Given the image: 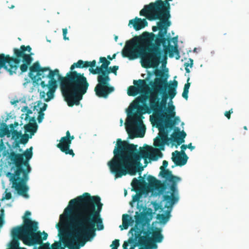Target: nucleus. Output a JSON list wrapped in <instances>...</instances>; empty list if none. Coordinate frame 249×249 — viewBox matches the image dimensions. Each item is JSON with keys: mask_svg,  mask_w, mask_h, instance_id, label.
Returning a JSON list of instances; mask_svg holds the SVG:
<instances>
[{"mask_svg": "<svg viewBox=\"0 0 249 249\" xmlns=\"http://www.w3.org/2000/svg\"><path fill=\"white\" fill-rule=\"evenodd\" d=\"M170 1L172 0H157L144 6L140 12V16L145 17L150 21L159 20L157 26L152 27L153 32L159 30V32L156 35L145 32L141 36H136L127 41L122 52L124 57L133 60L140 56L143 61V67L155 68L160 62L162 51L160 47L162 45L165 55L169 53V56L172 58L175 53L177 55L176 59H179L180 56L177 46L170 44L171 40L177 43V37H165L168 28L171 24Z\"/></svg>", "mask_w": 249, "mask_h": 249, "instance_id": "1", "label": "nucleus"}, {"mask_svg": "<svg viewBox=\"0 0 249 249\" xmlns=\"http://www.w3.org/2000/svg\"><path fill=\"white\" fill-rule=\"evenodd\" d=\"M103 204L99 196H91L88 193L71 199L69 206L64 210V214L60 215L61 222H67L74 230L72 238L62 240L69 249H79L76 240L82 239L80 246H83L86 241L95 235V231L104 229L100 213Z\"/></svg>", "mask_w": 249, "mask_h": 249, "instance_id": "2", "label": "nucleus"}, {"mask_svg": "<svg viewBox=\"0 0 249 249\" xmlns=\"http://www.w3.org/2000/svg\"><path fill=\"white\" fill-rule=\"evenodd\" d=\"M155 74L156 77L149 82L151 89L149 91V95L142 96V98L143 101H148V113H150V110H151L158 117L156 127L159 132L154 139V145L164 150L165 145L168 144L170 141L176 142L178 145L184 142L186 134L184 131H180L179 127H175L171 138L168 137V133L173 129L176 123L167 117L164 110L166 108L168 99L172 100L177 94L178 82L174 81L169 85L168 74L161 70H156Z\"/></svg>", "mask_w": 249, "mask_h": 249, "instance_id": "3", "label": "nucleus"}, {"mask_svg": "<svg viewBox=\"0 0 249 249\" xmlns=\"http://www.w3.org/2000/svg\"><path fill=\"white\" fill-rule=\"evenodd\" d=\"M137 146V145L122 141L121 139L117 140L113 150L114 157L107 163L111 172L116 178L127 174L135 175L137 168L142 165V159L145 161L147 158L149 159L152 147L146 145L145 147H140L138 151Z\"/></svg>", "mask_w": 249, "mask_h": 249, "instance_id": "4", "label": "nucleus"}, {"mask_svg": "<svg viewBox=\"0 0 249 249\" xmlns=\"http://www.w3.org/2000/svg\"><path fill=\"white\" fill-rule=\"evenodd\" d=\"M86 61L79 60L74 63L70 68L65 77L62 76L57 69L51 71L49 76L51 77V86L53 90L55 91L57 88V80L54 78L57 76L60 82L61 89L65 101L70 107L74 105L78 106L83 95L87 92L89 84L84 73H78L74 71L75 68H88Z\"/></svg>", "mask_w": 249, "mask_h": 249, "instance_id": "5", "label": "nucleus"}, {"mask_svg": "<svg viewBox=\"0 0 249 249\" xmlns=\"http://www.w3.org/2000/svg\"><path fill=\"white\" fill-rule=\"evenodd\" d=\"M148 80V78L147 77L145 79L134 80V86H130L127 89V94L130 96H135L138 93L141 94L131 105L132 108L137 109V111L135 113L132 112L127 113L128 120L125 123V127L130 139L136 137L142 138L145 134V129H141L138 134H136L134 130L136 126L142 124V114L149 112V107L147 104V101H143L142 98V96L149 95V91L151 89V87L149 84H147L146 81Z\"/></svg>", "mask_w": 249, "mask_h": 249, "instance_id": "6", "label": "nucleus"}, {"mask_svg": "<svg viewBox=\"0 0 249 249\" xmlns=\"http://www.w3.org/2000/svg\"><path fill=\"white\" fill-rule=\"evenodd\" d=\"M33 147L27 149L22 154L14 151L9 154V159L16 167L14 173L8 172L6 176L12 184V187L18 195L28 198L29 187L27 183L29 180V174L31 171L29 160L33 156Z\"/></svg>", "mask_w": 249, "mask_h": 249, "instance_id": "7", "label": "nucleus"}, {"mask_svg": "<svg viewBox=\"0 0 249 249\" xmlns=\"http://www.w3.org/2000/svg\"><path fill=\"white\" fill-rule=\"evenodd\" d=\"M31 50L32 48L29 45L25 46L22 45L19 49H13L14 57L9 54H0V69L3 68L12 75L16 73L22 59L23 64L20 66V69L22 72H26L33 60L32 57L33 53H31Z\"/></svg>", "mask_w": 249, "mask_h": 249, "instance_id": "8", "label": "nucleus"}, {"mask_svg": "<svg viewBox=\"0 0 249 249\" xmlns=\"http://www.w3.org/2000/svg\"><path fill=\"white\" fill-rule=\"evenodd\" d=\"M38 223L31 219H25L24 225L16 227L13 234L14 238H21L23 243L28 246L40 245L42 239L40 231H36Z\"/></svg>", "mask_w": 249, "mask_h": 249, "instance_id": "9", "label": "nucleus"}, {"mask_svg": "<svg viewBox=\"0 0 249 249\" xmlns=\"http://www.w3.org/2000/svg\"><path fill=\"white\" fill-rule=\"evenodd\" d=\"M168 165L167 160H163L162 165L160 167V171L159 175L166 180L171 183L169 187V190L166 194L163 196V200L165 202V208H170L177 203L179 199L178 190L177 189V182L180 180L179 177L174 176L172 171L165 169Z\"/></svg>", "mask_w": 249, "mask_h": 249, "instance_id": "10", "label": "nucleus"}, {"mask_svg": "<svg viewBox=\"0 0 249 249\" xmlns=\"http://www.w3.org/2000/svg\"><path fill=\"white\" fill-rule=\"evenodd\" d=\"M147 229L142 232V236L146 244V249H157V243L162 242L163 235L160 228L148 225Z\"/></svg>", "mask_w": 249, "mask_h": 249, "instance_id": "11", "label": "nucleus"}, {"mask_svg": "<svg viewBox=\"0 0 249 249\" xmlns=\"http://www.w3.org/2000/svg\"><path fill=\"white\" fill-rule=\"evenodd\" d=\"M29 70L30 72L29 73V75L30 77L32 79L36 78V76L33 74V72H36L37 75H39L42 74L43 72L49 71V73L47 75V77L49 79L48 83L46 84L44 81H41L40 82V85L42 88L43 89H48V91L47 92L45 91H41L40 94L43 97H45L46 94H47L49 99L53 98V93L55 91L53 90L52 89V87L51 86V81L52 80V79L49 75L51 73V71H53V70H51L49 67L41 68L39 63L37 61L35 62L30 67Z\"/></svg>", "mask_w": 249, "mask_h": 249, "instance_id": "12", "label": "nucleus"}, {"mask_svg": "<svg viewBox=\"0 0 249 249\" xmlns=\"http://www.w3.org/2000/svg\"><path fill=\"white\" fill-rule=\"evenodd\" d=\"M98 84L94 89L97 96L99 97L107 98L109 94L114 90L113 87L109 84V80L99 75L97 76Z\"/></svg>", "mask_w": 249, "mask_h": 249, "instance_id": "13", "label": "nucleus"}, {"mask_svg": "<svg viewBox=\"0 0 249 249\" xmlns=\"http://www.w3.org/2000/svg\"><path fill=\"white\" fill-rule=\"evenodd\" d=\"M130 233L132 236L128 239L127 241L124 242L123 249H134L137 246H140V248L146 247L141 231H133V232Z\"/></svg>", "mask_w": 249, "mask_h": 249, "instance_id": "14", "label": "nucleus"}, {"mask_svg": "<svg viewBox=\"0 0 249 249\" xmlns=\"http://www.w3.org/2000/svg\"><path fill=\"white\" fill-rule=\"evenodd\" d=\"M149 215V213L148 212H142L140 213L137 212L135 216V225L131 229L129 232H133V231H140L141 233L143 231L145 230L144 227L146 226V223L148 222L150 220L148 217Z\"/></svg>", "mask_w": 249, "mask_h": 249, "instance_id": "15", "label": "nucleus"}, {"mask_svg": "<svg viewBox=\"0 0 249 249\" xmlns=\"http://www.w3.org/2000/svg\"><path fill=\"white\" fill-rule=\"evenodd\" d=\"M147 180L150 188L153 190H157L160 193L164 192V195L169 190V188H167L168 184L162 183L160 180H158L156 178L151 175L148 176Z\"/></svg>", "mask_w": 249, "mask_h": 249, "instance_id": "16", "label": "nucleus"}, {"mask_svg": "<svg viewBox=\"0 0 249 249\" xmlns=\"http://www.w3.org/2000/svg\"><path fill=\"white\" fill-rule=\"evenodd\" d=\"M188 157L184 151L179 152L177 150L172 153V161L176 166H182L186 164Z\"/></svg>", "mask_w": 249, "mask_h": 249, "instance_id": "17", "label": "nucleus"}, {"mask_svg": "<svg viewBox=\"0 0 249 249\" xmlns=\"http://www.w3.org/2000/svg\"><path fill=\"white\" fill-rule=\"evenodd\" d=\"M70 140L68 139L62 137L60 140V142L56 146L62 152L66 154H69L72 157L74 156V153L72 149H70L71 146Z\"/></svg>", "mask_w": 249, "mask_h": 249, "instance_id": "18", "label": "nucleus"}, {"mask_svg": "<svg viewBox=\"0 0 249 249\" xmlns=\"http://www.w3.org/2000/svg\"><path fill=\"white\" fill-rule=\"evenodd\" d=\"M100 62L102 63V64L100 67H97L95 69H91L90 73L93 74H103V71L108 69V66L110 64V62L107 60L106 57H101Z\"/></svg>", "mask_w": 249, "mask_h": 249, "instance_id": "19", "label": "nucleus"}, {"mask_svg": "<svg viewBox=\"0 0 249 249\" xmlns=\"http://www.w3.org/2000/svg\"><path fill=\"white\" fill-rule=\"evenodd\" d=\"M132 25L136 31H139L148 25V22L144 18L136 17L129 21L128 26Z\"/></svg>", "mask_w": 249, "mask_h": 249, "instance_id": "20", "label": "nucleus"}, {"mask_svg": "<svg viewBox=\"0 0 249 249\" xmlns=\"http://www.w3.org/2000/svg\"><path fill=\"white\" fill-rule=\"evenodd\" d=\"M25 133H29L30 134V138H31L32 136L34 135L35 133L36 132L38 125L36 123V120L35 117H32L29 120L28 124H26L24 126Z\"/></svg>", "mask_w": 249, "mask_h": 249, "instance_id": "21", "label": "nucleus"}, {"mask_svg": "<svg viewBox=\"0 0 249 249\" xmlns=\"http://www.w3.org/2000/svg\"><path fill=\"white\" fill-rule=\"evenodd\" d=\"M132 217L128 214H124L122 216V225L119 226L121 230L127 229L128 226L133 223Z\"/></svg>", "mask_w": 249, "mask_h": 249, "instance_id": "22", "label": "nucleus"}, {"mask_svg": "<svg viewBox=\"0 0 249 249\" xmlns=\"http://www.w3.org/2000/svg\"><path fill=\"white\" fill-rule=\"evenodd\" d=\"M172 207H170L169 208H167L168 209H172ZM171 209L168 210L166 211L165 214H158L157 215V219L159 220V222L160 224H165L166 223L168 220H169L170 217V212Z\"/></svg>", "mask_w": 249, "mask_h": 249, "instance_id": "23", "label": "nucleus"}, {"mask_svg": "<svg viewBox=\"0 0 249 249\" xmlns=\"http://www.w3.org/2000/svg\"><path fill=\"white\" fill-rule=\"evenodd\" d=\"M119 69V67L118 66H114L113 67H110L108 69L104 71H103V74H99V75L105 77L106 78H107V79L110 80V78L109 77V74L111 72L113 73L115 75L117 74V71Z\"/></svg>", "mask_w": 249, "mask_h": 249, "instance_id": "24", "label": "nucleus"}, {"mask_svg": "<svg viewBox=\"0 0 249 249\" xmlns=\"http://www.w3.org/2000/svg\"><path fill=\"white\" fill-rule=\"evenodd\" d=\"M162 157V153L160 152L159 149H154L153 152L151 154L149 157V159L152 160H156L159 158H161Z\"/></svg>", "mask_w": 249, "mask_h": 249, "instance_id": "25", "label": "nucleus"}, {"mask_svg": "<svg viewBox=\"0 0 249 249\" xmlns=\"http://www.w3.org/2000/svg\"><path fill=\"white\" fill-rule=\"evenodd\" d=\"M175 109V107L173 105H172L168 109V112L169 113L168 115H167V117L169 118L171 120V118H174L176 115V112L174 111ZM179 120V118L178 117H176L175 118L174 120H172V121H175L176 124H177V121ZM176 124H175V125Z\"/></svg>", "mask_w": 249, "mask_h": 249, "instance_id": "26", "label": "nucleus"}, {"mask_svg": "<svg viewBox=\"0 0 249 249\" xmlns=\"http://www.w3.org/2000/svg\"><path fill=\"white\" fill-rule=\"evenodd\" d=\"M142 182H144V181L143 180H142L141 181L140 180L137 179L136 178H134L131 182V185L133 188H138L142 186Z\"/></svg>", "mask_w": 249, "mask_h": 249, "instance_id": "27", "label": "nucleus"}, {"mask_svg": "<svg viewBox=\"0 0 249 249\" xmlns=\"http://www.w3.org/2000/svg\"><path fill=\"white\" fill-rule=\"evenodd\" d=\"M20 139L19 141V142L21 144H25L27 143L29 141V139L30 138V136L28 134H24L23 135L21 134L20 136Z\"/></svg>", "mask_w": 249, "mask_h": 249, "instance_id": "28", "label": "nucleus"}, {"mask_svg": "<svg viewBox=\"0 0 249 249\" xmlns=\"http://www.w3.org/2000/svg\"><path fill=\"white\" fill-rule=\"evenodd\" d=\"M15 228H16V227H14L12 229V231H11V234H12V236L13 238V242H12V246L14 248H17L18 246V245H19V242H18V240L19 239H20V240H22V239L21 238H16V237L15 238L14 237L13 233V231H14Z\"/></svg>", "mask_w": 249, "mask_h": 249, "instance_id": "29", "label": "nucleus"}, {"mask_svg": "<svg viewBox=\"0 0 249 249\" xmlns=\"http://www.w3.org/2000/svg\"><path fill=\"white\" fill-rule=\"evenodd\" d=\"M86 65H88V67H89V71L90 72L91 69H94L93 68L95 67L96 64V61L95 60H93L92 61H86Z\"/></svg>", "mask_w": 249, "mask_h": 249, "instance_id": "30", "label": "nucleus"}, {"mask_svg": "<svg viewBox=\"0 0 249 249\" xmlns=\"http://www.w3.org/2000/svg\"><path fill=\"white\" fill-rule=\"evenodd\" d=\"M12 137L13 138H15V139L16 140H17L20 137L22 133H21V131H18L16 130H14L12 131Z\"/></svg>", "mask_w": 249, "mask_h": 249, "instance_id": "31", "label": "nucleus"}, {"mask_svg": "<svg viewBox=\"0 0 249 249\" xmlns=\"http://www.w3.org/2000/svg\"><path fill=\"white\" fill-rule=\"evenodd\" d=\"M119 245V240L115 239L114 241H113L112 244L110 245V247L111 248V249H118Z\"/></svg>", "mask_w": 249, "mask_h": 249, "instance_id": "32", "label": "nucleus"}, {"mask_svg": "<svg viewBox=\"0 0 249 249\" xmlns=\"http://www.w3.org/2000/svg\"><path fill=\"white\" fill-rule=\"evenodd\" d=\"M52 248L53 249H65L64 247L61 246V244L59 242H56L52 244Z\"/></svg>", "mask_w": 249, "mask_h": 249, "instance_id": "33", "label": "nucleus"}, {"mask_svg": "<svg viewBox=\"0 0 249 249\" xmlns=\"http://www.w3.org/2000/svg\"><path fill=\"white\" fill-rule=\"evenodd\" d=\"M7 189L5 191V195L4 196H3L1 198V200L3 201L4 199L9 200L12 198V194L10 192H7Z\"/></svg>", "mask_w": 249, "mask_h": 249, "instance_id": "34", "label": "nucleus"}, {"mask_svg": "<svg viewBox=\"0 0 249 249\" xmlns=\"http://www.w3.org/2000/svg\"><path fill=\"white\" fill-rule=\"evenodd\" d=\"M44 113L42 112V111H39L38 116L37 117V121L39 123L42 122L43 118H44Z\"/></svg>", "mask_w": 249, "mask_h": 249, "instance_id": "35", "label": "nucleus"}, {"mask_svg": "<svg viewBox=\"0 0 249 249\" xmlns=\"http://www.w3.org/2000/svg\"><path fill=\"white\" fill-rule=\"evenodd\" d=\"M31 214V213L29 212V211H26V212L25 213V214L23 216L22 218H23V222L24 221V219H31L30 218H29L28 217L30 216ZM24 225V222L23 223V225Z\"/></svg>", "mask_w": 249, "mask_h": 249, "instance_id": "36", "label": "nucleus"}, {"mask_svg": "<svg viewBox=\"0 0 249 249\" xmlns=\"http://www.w3.org/2000/svg\"><path fill=\"white\" fill-rule=\"evenodd\" d=\"M189 60L190 61V63H189V62L185 63V64H184L185 67L188 68L189 67L190 68H192L193 67V60L191 58H190Z\"/></svg>", "mask_w": 249, "mask_h": 249, "instance_id": "37", "label": "nucleus"}, {"mask_svg": "<svg viewBox=\"0 0 249 249\" xmlns=\"http://www.w3.org/2000/svg\"><path fill=\"white\" fill-rule=\"evenodd\" d=\"M232 113V109H231L230 110L226 111L224 115L228 119H230L231 118V114Z\"/></svg>", "mask_w": 249, "mask_h": 249, "instance_id": "38", "label": "nucleus"}, {"mask_svg": "<svg viewBox=\"0 0 249 249\" xmlns=\"http://www.w3.org/2000/svg\"><path fill=\"white\" fill-rule=\"evenodd\" d=\"M189 80H190V78L188 77L187 80V83H186L185 84L183 89L189 91V88H190V85H191L190 83L189 82Z\"/></svg>", "mask_w": 249, "mask_h": 249, "instance_id": "39", "label": "nucleus"}, {"mask_svg": "<svg viewBox=\"0 0 249 249\" xmlns=\"http://www.w3.org/2000/svg\"><path fill=\"white\" fill-rule=\"evenodd\" d=\"M188 92H189L188 90H186L183 89V93L182 94V96L184 99H185L186 100L188 99Z\"/></svg>", "mask_w": 249, "mask_h": 249, "instance_id": "40", "label": "nucleus"}, {"mask_svg": "<svg viewBox=\"0 0 249 249\" xmlns=\"http://www.w3.org/2000/svg\"><path fill=\"white\" fill-rule=\"evenodd\" d=\"M63 38L65 40L69 39V38L66 36L67 34L68 33V30L67 28L63 29Z\"/></svg>", "mask_w": 249, "mask_h": 249, "instance_id": "41", "label": "nucleus"}, {"mask_svg": "<svg viewBox=\"0 0 249 249\" xmlns=\"http://www.w3.org/2000/svg\"><path fill=\"white\" fill-rule=\"evenodd\" d=\"M45 72H43L42 74L37 75L38 77V78L37 79V80L38 81L39 80H41V79H43L45 78H48V77H47V75H48V74H46Z\"/></svg>", "mask_w": 249, "mask_h": 249, "instance_id": "42", "label": "nucleus"}, {"mask_svg": "<svg viewBox=\"0 0 249 249\" xmlns=\"http://www.w3.org/2000/svg\"><path fill=\"white\" fill-rule=\"evenodd\" d=\"M18 122H15L14 123V124H11L10 125V127L11 128V130H12V131H13V130H15V129H14V128H15L16 127L18 126Z\"/></svg>", "mask_w": 249, "mask_h": 249, "instance_id": "43", "label": "nucleus"}, {"mask_svg": "<svg viewBox=\"0 0 249 249\" xmlns=\"http://www.w3.org/2000/svg\"><path fill=\"white\" fill-rule=\"evenodd\" d=\"M48 237V234L45 232L43 231V237H42V240H45L47 239Z\"/></svg>", "mask_w": 249, "mask_h": 249, "instance_id": "44", "label": "nucleus"}, {"mask_svg": "<svg viewBox=\"0 0 249 249\" xmlns=\"http://www.w3.org/2000/svg\"><path fill=\"white\" fill-rule=\"evenodd\" d=\"M47 106V104H44L43 106L41 108H40L39 111H42V112H43V111L46 109Z\"/></svg>", "mask_w": 249, "mask_h": 249, "instance_id": "45", "label": "nucleus"}, {"mask_svg": "<svg viewBox=\"0 0 249 249\" xmlns=\"http://www.w3.org/2000/svg\"><path fill=\"white\" fill-rule=\"evenodd\" d=\"M187 148L190 149L191 150H193L195 149V147L192 145V143H189L188 145H187Z\"/></svg>", "mask_w": 249, "mask_h": 249, "instance_id": "46", "label": "nucleus"}, {"mask_svg": "<svg viewBox=\"0 0 249 249\" xmlns=\"http://www.w3.org/2000/svg\"><path fill=\"white\" fill-rule=\"evenodd\" d=\"M187 148V145H185V144H183L181 146V151H184V150Z\"/></svg>", "mask_w": 249, "mask_h": 249, "instance_id": "47", "label": "nucleus"}, {"mask_svg": "<svg viewBox=\"0 0 249 249\" xmlns=\"http://www.w3.org/2000/svg\"><path fill=\"white\" fill-rule=\"evenodd\" d=\"M71 136V134H70V132H69V131H67L66 132V136H64V137H63V138H67L69 139V137Z\"/></svg>", "mask_w": 249, "mask_h": 249, "instance_id": "48", "label": "nucleus"}, {"mask_svg": "<svg viewBox=\"0 0 249 249\" xmlns=\"http://www.w3.org/2000/svg\"><path fill=\"white\" fill-rule=\"evenodd\" d=\"M4 214V210L3 208L1 209L0 210V216H2L3 217Z\"/></svg>", "mask_w": 249, "mask_h": 249, "instance_id": "49", "label": "nucleus"}, {"mask_svg": "<svg viewBox=\"0 0 249 249\" xmlns=\"http://www.w3.org/2000/svg\"><path fill=\"white\" fill-rule=\"evenodd\" d=\"M20 143V142H19V141L16 142V143L15 144V145H14V147L15 148H18V147H19Z\"/></svg>", "mask_w": 249, "mask_h": 249, "instance_id": "50", "label": "nucleus"}, {"mask_svg": "<svg viewBox=\"0 0 249 249\" xmlns=\"http://www.w3.org/2000/svg\"><path fill=\"white\" fill-rule=\"evenodd\" d=\"M3 223V217L0 216V227L1 226Z\"/></svg>", "mask_w": 249, "mask_h": 249, "instance_id": "51", "label": "nucleus"}, {"mask_svg": "<svg viewBox=\"0 0 249 249\" xmlns=\"http://www.w3.org/2000/svg\"><path fill=\"white\" fill-rule=\"evenodd\" d=\"M74 139V136H70L69 137V140H70V142H71V141L72 140H73V139Z\"/></svg>", "mask_w": 249, "mask_h": 249, "instance_id": "52", "label": "nucleus"}, {"mask_svg": "<svg viewBox=\"0 0 249 249\" xmlns=\"http://www.w3.org/2000/svg\"><path fill=\"white\" fill-rule=\"evenodd\" d=\"M139 198V196H135L134 197H133V200L134 201H137L138 200V199Z\"/></svg>", "mask_w": 249, "mask_h": 249, "instance_id": "53", "label": "nucleus"}, {"mask_svg": "<svg viewBox=\"0 0 249 249\" xmlns=\"http://www.w3.org/2000/svg\"><path fill=\"white\" fill-rule=\"evenodd\" d=\"M159 208H160L161 210H162V209H163L162 206L161 205H158V207L157 208L156 207H155V209L156 210H157Z\"/></svg>", "mask_w": 249, "mask_h": 249, "instance_id": "54", "label": "nucleus"}, {"mask_svg": "<svg viewBox=\"0 0 249 249\" xmlns=\"http://www.w3.org/2000/svg\"><path fill=\"white\" fill-rule=\"evenodd\" d=\"M185 70L187 73H189L190 72V69L188 68L185 67Z\"/></svg>", "mask_w": 249, "mask_h": 249, "instance_id": "55", "label": "nucleus"}, {"mask_svg": "<svg viewBox=\"0 0 249 249\" xmlns=\"http://www.w3.org/2000/svg\"><path fill=\"white\" fill-rule=\"evenodd\" d=\"M107 58L109 60H112L113 59V58H112L110 55H107Z\"/></svg>", "mask_w": 249, "mask_h": 249, "instance_id": "56", "label": "nucleus"}, {"mask_svg": "<svg viewBox=\"0 0 249 249\" xmlns=\"http://www.w3.org/2000/svg\"><path fill=\"white\" fill-rule=\"evenodd\" d=\"M27 113H28V114H31V113H32V110H30V109H29V110L27 111Z\"/></svg>", "mask_w": 249, "mask_h": 249, "instance_id": "57", "label": "nucleus"}, {"mask_svg": "<svg viewBox=\"0 0 249 249\" xmlns=\"http://www.w3.org/2000/svg\"><path fill=\"white\" fill-rule=\"evenodd\" d=\"M115 56H116V54H114L111 57L113 58V59H114L115 58Z\"/></svg>", "mask_w": 249, "mask_h": 249, "instance_id": "58", "label": "nucleus"}, {"mask_svg": "<svg viewBox=\"0 0 249 249\" xmlns=\"http://www.w3.org/2000/svg\"><path fill=\"white\" fill-rule=\"evenodd\" d=\"M146 247H143V248H140L139 249H146Z\"/></svg>", "mask_w": 249, "mask_h": 249, "instance_id": "59", "label": "nucleus"}, {"mask_svg": "<svg viewBox=\"0 0 249 249\" xmlns=\"http://www.w3.org/2000/svg\"><path fill=\"white\" fill-rule=\"evenodd\" d=\"M117 39H118V36H115V41H117Z\"/></svg>", "mask_w": 249, "mask_h": 249, "instance_id": "60", "label": "nucleus"}, {"mask_svg": "<svg viewBox=\"0 0 249 249\" xmlns=\"http://www.w3.org/2000/svg\"><path fill=\"white\" fill-rule=\"evenodd\" d=\"M244 129L245 130H247V127L246 126H244Z\"/></svg>", "mask_w": 249, "mask_h": 249, "instance_id": "61", "label": "nucleus"}, {"mask_svg": "<svg viewBox=\"0 0 249 249\" xmlns=\"http://www.w3.org/2000/svg\"><path fill=\"white\" fill-rule=\"evenodd\" d=\"M56 227H57V228L58 229H59V228H59V224H57L56 225Z\"/></svg>", "mask_w": 249, "mask_h": 249, "instance_id": "62", "label": "nucleus"}, {"mask_svg": "<svg viewBox=\"0 0 249 249\" xmlns=\"http://www.w3.org/2000/svg\"><path fill=\"white\" fill-rule=\"evenodd\" d=\"M194 52H196V48H195L194 50Z\"/></svg>", "mask_w": 249, "mask_h": 249, "instance_id": "63", "label": "nucleus"}, {"mask_svg": "<svg viewBox=\"0 0 249 249\" xmlns=\"http://www.w3.org/2000/svg\"><path fill=\"white\" fill-rule=\"evenodd\" d=\"M14 5H12V6L10 7V8H14Z\"/></svg>", "mask_w": 249, "mask_h": 249, "instance_id": "64", "label": "nucleus"}]
</instances>
